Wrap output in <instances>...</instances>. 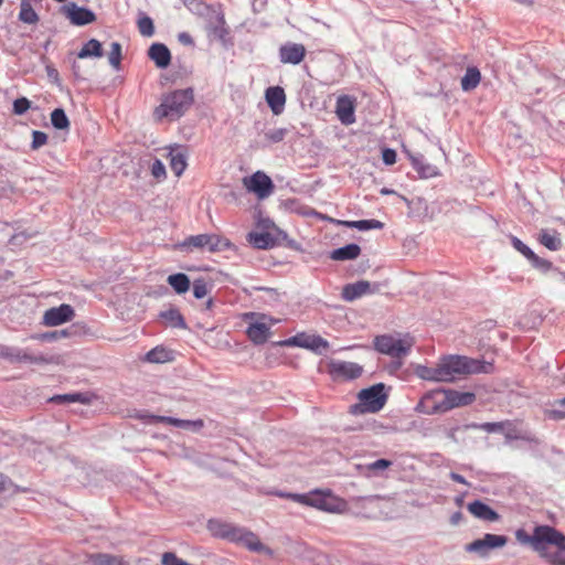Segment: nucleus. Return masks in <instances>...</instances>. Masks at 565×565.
Wrapping results in <instances>:
<instances>
[{"mask_svg":"<svg viewBox=\"0 0 565 565\" xmlns=\"http://www.w3.org/2000/svg\"><path fill=\"white\" fill-rule=\"evenodd\" d=\"M396 151L390 148H386L382 151L383 162L387 166H392L396 162Z\"/></svg>","mask_w":565,"mask_h":565,"instance_id":"54","label":"nucleus"},{"mask_svg":"<svg viewBox=\"0 0 565 565\" xmlns=\"http://www.w3.org/2000/svg\"><path fill=\"white\" fill-rule=\"evenodd\" d=\"M166 158L169 160V164L175 177H180L186 169V153L180 146L166 148Z\"/></svg>","mask_w":565,"mask_h":565,"instance_id":"15","label":"nucleus"},{"mask_svg":"<svg viewBox=\"0 0 565 565\" xmlns=\"http://www.w3.org/2000/svg\"><path fill=\"white\" fill-rule=\"evenodd\" d=\"M475 401V393L438 388L425 393L415 411L426 415L443 414L456 407L471 405Z\"/></svg>","mask_w":565,"mask_h":565,"instance_id":"2","label":"nucleus"},{"mask_svg":"<svg viewBox=\"0 0 565 565\" xmlns=\"http://www.w3.org/2000/svg\"><path fill=\"white\" fill-rule=\"evenodd\" d=\"M212 306H213V300H212V299H209V300L206 301V309H211V308H212Z\"/></svg>","mask_w":565,"mask_h":565,"instance_id":"63","label":"nucleus"},{"mask_svg":"<svg viewBox=\"0 0 565 565\" xmlns=\"http://www.w3.org/2000/svg\"><path fill=\"white\" fill-rule=\"evenodd\" d=\"M384 384L379 383L369 388L362 390L359 395V402L350 407L353 415L377 413L387 401V394L384 392Z\"/></svg>","mask_w":565,"mask_h":565,"instance_id":"6","label":"nucleus"},{"mask_svg":"<svg viewBox=\"0 0 565 565\" xmlns=\"http://www.w3.org/2000/svg\"><path fill=\"white\" fill-rule=\"evenodd\" d=\"M109 64L118 70L121 62V45L118 42H113L110 45V52L108 54Z\"/></svg>","mask_w":565,"mask_h":565,"instance_id":"43","label":"nucleus"},{"mask_svg":"<svg viewBox=\"0 0 565 565\" xmlns=\"http://www.w3.org/2000/svg\"><path fill=\"white\" fill-rule=\"evenodd\" d=\"M516 540L530 545L550 565H565V535L550 525H537L530 535L523 529L515 532Z\"/></svg>","mask_w":565,"mask_h":565,"instance_id":"1","label":"nucleus"},{"mask_svg":"<svg viewBox=\"0 0 565 565\" xmlns=\"http://www.w3.org/2000/svg\"><path fill=\"white\" fill-rule=\"evenodd\" d=\"M51 122L54 128L60 130L70 128V120L62 108H56L51 113Z\"/></svg>","mask_w":565,"mask_h":565,"instance_id":"36","label":"nucleus"},{"mask_svg":"<svg viewBox=\"0 0 565 565\" xmlns=\"http://www.w3.org/2000/svg\"><path fill=\"white\" fill-rule=\"evenodd\" d=\"M312 338L313 334H307V333H298L295 337L290 338L287 343L294 344L300 348L309 349L312 347Z\"/></svg>","mask_w":565,"mask_h":565,"instance_id":"44","label":"nucleus"},{"mask_svg":"<svg viewBox=\"0 0 565 565\" xmlns=\"http://www.w3.org/2000/svg\"><path fill=\"white\" fill-rule=\"evenodd\" d=\"M299 504L311 507L329 513H341L347 508V502L332 494L330 490L316 489L302 497H297Z\"/></svg>","mask_w":565,"mask_h":565,"instance_id":"5","label":"nucleus"},{"mask_svg":"<svg viewBox=\"0 0 565 565\" xmlns=\"http://www.w3.org/2000/svg\"><path fill=\"white\" fill-rule=\"evenodd\" d=\"M335 114L344 125H350L355 121L354 117V103L351 97L344 95L340 96L335 105Z\"/></svg>","mask_w":565,"mask_h":565,"instance_id":"18","label":"nucleus"},{"mask_svg":"<svg viewBox=\"0 0 565 565\" xmlns=\"http://www.w3.org/2000/svg\"><path fill=\"white\" fill-rule=\"evenodd\" d=\"M392 466V461L387 459H379L374 462L366 465V469L369 471L377 472L381 470H385Z\"/></svg>","mask_w":565,"mask_h":565,"instance_id":"52","label":"nucleus"},{"mask_svg":"<svg viewBox=\"0 0 565 565\" xmlns=\"http://www.w3.org/2000/svg\"><path fill=\"white\" fill-rule=\"evenodd\" d=\"M104 55L102 43L96 39L87 41L81 51L77 53L78 58L96 57L99 58Z\"/></svg>","mask_w":565,"mask_h":565,"instance_id":"27","label":"nucleus"},{"mask_svg":"<svg viewBox=\"0 0 565 565\" xmlns=\"http://www.w3.org/2000/svg\"><path fill=\"white\" fill-rule=\"evenodd\" d=\"M31 107V103L25 97L17 98L13 102V113L15 115H22L24 114L29 108Z\"/></svg>","mask_w":565,"mask_h":565,"instance_id":"48","label":"nucleus"},{"mask_svg":"<svg viewBox=\"0 0 565 565\" xmlns=\"http://www.w3.org/2000/svg\"><path fill=\"white\" fill-rule=\"evenodd\" d=\"M13 350H14V348H10L7 345H0V356L4 358L11 362Z\"/></svg>","mask_w":565,"mask_h":565,"instance_id":"58","label":"nucleus"},{"mask_svg":"<svg viewBox=\"0 0 565 565\" xmlns=\"http://www.w3.org/2000/svg\"><path fill=\"white\" fill-rule=\"evenodd\" d=\"M461 519H462V514H461V512H456V513H454V514H452V516H451V523H452L454 525H456V524H458V523L461 521Z\"/></svg>","mask_w":565,"mask_h":565,"instance_id":"62","label":"nucleus"},{"mask_svg":"<svg viewBox=\"0 0 565 565\" xmlns=\"http://www.w3.org/2000/svg\"><path fill=\"white\" fill-rule=\"evenodd\" d=\"M207 286L204 279H196L193 282V295L195 298L201 299L207 295Z\"/></svg>","mask_w":565,"mask_h":565,"instance_id":"49","label":"nucleus"},{"mask_svg":"<svg viewBox=\"0 0 565 565\" xmlns=\"http://www.w3.org/2000/svg\"><path fill=\"white\" fill-rule=\"evenodd\" d=\"M2 3H3V0H0V7L2 6Z\"/></svg>","mask_w":565,"mask_h":565,"instance_id":"64","label":"nucleus"},{"mask_svg":"<svg viewBox=\"0 0 565 565\" xmlns=\"http://www.w3.org/2000/svg\"><path fill=\"white\" fill-rule=\"evenodd\" d=\"M232 542L241 543L242 545H244L245 547L253 552H263L266 550V547L259 541L257 535L239 527L237 530V533L234 534Z\"/></svg>","mask_w":565,"mask_h":565,"instance_id":"20","label":"nucleus"},{"mask_svg":"<svg viewBox=\"0 0 565 565\" xmlns=\"http://www.w3.org/2000/svg\"><path fill=\"white\" fill-rule=\"evenodd\" d=\"M508 539L504 535L487 533L482 539L475 540L466 546V551L477 553L480 556H487L489 551L502 547L507 544Z\"/></svg>","mask_w":565,"mask_h":565,"instance_id":"11","label":"nucleus"},{"mask_svg":"<svg viewBox=\"0 0 565 565\" xmlns=\"http://www.w3.org/2000/svg\"><path fill=\"white\" fill-rule=\"evenodd\" d=\"M194 102L192 88L175 89L161 96L160 104L153 109L156 121L178 120Z\"/></svg>","mask_w":565,"mask_h":565,"instance_id":"3","label":"nucleus"},{"mask_svg":"<svg viewBox=\"0 0 565 565\" xmlns=\"http://www.w3.org/2000/svg\"><path fill=\"white\" fill-rule=\"evenodd\" d=\"M231 242L222 237L217 234H199L192 235L184 239L182 246L192 249V248H207L209 252L215 253L228 249L231 247Z\"/></svg>","mask_w":565,"mask_h":565,"instance_id":"9","label":"nucleus"},{"mask_svg":"<svg viewBox=\"0 0 565 565\" xmlns=\"http://www.w3.org/2000/svg\"><path fill=\"white\" fill-rule=\"evenodd\" d=\"M74 316V309L70 305L63 303L46 310L43 316V323L49 327H56L71 321Z\"/></svg>","mask_w":565,"mask_h":565,"instance_id":"13","label":"nucleus"},{"mask_svg":"<svg viewBox=\"0 0 565 565\" xmlns=\"http://www.w3.org/2000/svg\"><path fill=\"white\" fill-rule=\"evenodd\" d=\"M307 50L303 44L288 42L280 46L279 58L284 64H300L306 57Z\"/></svg>","mask_w":565,"mask_h":565,"instance_id":"14","label":"nucleus"},{"mask_svg":"<svg viewBox=\"0 0 565 565\" xmlns=\"http://www.w3.org/2000/svg\"><path fill=\"white\" fill-rule=\"evenodd\" d=\"M504 423H484L480 428L487 433L500 431L503 429Z\"/></svg>","mask_w":565,"mask_h":565,"instance_id":"55","label":"nucleus"},{"mask_svg":"<svg viewBox=\"0 0 565 565\" xmlns=\"http://www.w3.org/2000/svg\"><path fill=\"white\" fill-rule=\"evenodd\" d=\"M138 30L143 36H151L154 33L153 22L149 17H142L138 20Z\"/></svg>","mask_w":565,"mask_h":565,"instance_id":"46","label":"nucleus"},{"mask_svg":"<svg viewBox=\"0 0 565 565\" xmlns=\"http://www.w3.org/2000/svg\"><path fill=\"white\" fill-rule=\"evenodd\" d=\"M361 248L358 244H348L343 247L337 248L331 253V258L334 260H351L359 257Z\"/></svg>","mask_w":565,"mask_h":565,"instance_id":"28","label":"nucleus"},{"mask_svg":"<svg viewBox=\"0 0 565 565\" xmlns=\"http://www.w3.org/2000/svg\"><path fill=\"white\" fill-rule=\"evenodd\" d=\"M545 415L553 420L565 419V397L556 401L552 408L545 411Z\"/></svg>","mask_w":565,"mask_h":565,"instance_id":"39","label":"nucleus"},{"mask_svg":"<svg viewBox=\"0 0 565 565\" xmlns=\"http://www.w3.org/2000/svg\"><path fill=\"white\" fill-rule=\"evenodd\" d=\"M11 362H30V363H45L46 359L43 356H35L28 352L15 349L13 350Z\"/></svg>","mask_w":565,"mask_h":565,"instance_id":"38","label":"nucleus"},{"mask_svg":"<svg viewBox=\"0 0 565 565\" xmlns=\"http://www.w3.org/2000/svg\"><path fill=\"white\" fill-rule=\"evenodd\" d=\"M413 345L414 339L409 334H382L374 339V348L380 353L386 354L393 359L406 356Z\"/></svg>","mask_w":565,"mask_h":565,"instance_id":"7","label":"nucleus"},{"mask_svg":"<svg viewBox=\"0 0 565 565\" xmlns=\"http://www.w3.org/2000/svg\"><path fill=\"white\" fill-rule=\"evenodd\" d=\"M88 565H129L121 555L109 553H94L87 557Z\"/></svg>","mask_w":565,"mask_h":565,"instance_id":"24","label":"nucleus"},{"mask_svg":"<svg viewBox=\"0 0 565 565\" xmlns=\"http://www.w3.org/2000/svg\"><path fill=\"white\" fill-rule=\"evenodd\" d=\"M511 242H512L513 247L518 252H520L523 256H525L529 260H537V256L521 239H519L518 237L513 236Z\"/></svg>","mask_w":565,"mask_h":565,"instance_id":"45","label":"nucleus"},{"mask_svg":"<svg viewBox=\"0 0 565 565\" xmlns=\"http://www.w3.org/2000/svg\"><path fill=\"white\" fill-rule=\"evenodd\" d=\"M437 366L443 377L440 382H452L463 374L490 373L493 370V365L490 362L459 355L446 356L437 363Z\"/></svg>","mask_w":565,"mask_h":565,"instance_id":"4","label":"nucleus"},{"mask_svg":"<svg viewBox=\"0 0 565 565\" xmlns=\"http://www.w3.org/2000/svg\"><path fill=\"white\" fill-rule=\"evenodd\" d=\"M244 320L249 322L246 334L248 339L255 344L265 343L270 335L271 326L279 321L265 313L258 312L244 313Z\"/></svg>","mask_w":565,"mask_h":565,"instance_id":"8","label":"nucleus"},{"mask_svg":"<svg viewBox=\"0 0 565 565\" xmlns=\"http://www.w3.org/2000/svg\"><path fill=\"white\" fill-rule=\"evenodd\" d=\"M11 491L12 493L25 492V489L17 486L10 477L0 472V494Z\"/></svg>","mask_w":565,"mask_h":565,"instance_id":"41","label":"nucleus"},{"mask_svg":"<svg viewBox=\"0 0 565 565\" xmlns=\"http://www.w3.org/2000/svg\"><path fill=\"white\" fill-rule=\"evenodd\" d=\"M172 352L164 347H156L146 354V361L150 363H166L172 361Z\"/></svg>","mask_w":565,"mask_h":565,"instance_id":"30","label":"nucleus"},{"mask_svg":"<svg viewBox=\"0 0 565 565\" xmlns=\"http://www.w3.org/2000/svg\"><path fill=\"white\" fill-rule=\"evenodd\" d=\"M345 225L349 227L358 228L360 231L381 230L384 226L383 223L377 220L351 221L345 222Z\"/></svg>","mask_w":565,"mask_h":565,"instance_id":"37","label":"nucleus"},{"mask_svg":"<svg viewBox=\"0 0 565 565\" xmlns=\"http://www.w3.org/2000/svg\"><path fill=\"white\" fill-rule=\"evenodd\" d=\"M540 241L550 250H557L562 246L561 238L556 232L542 231Z\"/></svg>","mask_w":565,"mask_h":565,"instance_id":"35","label":"nucleus"},{"mask_svg":"<svg viewBox=\"0 0 565 565\" xmlns=\"http://www.w3.org/2000/svg\"><path fill=\"white\" fill-rule=\"evenodd\" d=\"M151 173L154 178L160 179L166 177V167L160 160H154L151 166Z\"/></svg>","mask_w":565,"mask_h":565,"instance_id":"53","label":"nucleus"},{"mask_svg":"<svg viewBox=\"0 0 565 565\" xmlns=\"http://www.w3.org/2000/svg\"><path fill=\"white\" fill-rule=\"evenodd\" d=\"M47 142V135L43 131L34 130L32 132V142L31 148L33 150H38L42 146L46 145Z\"/></svg>","mask_w":565,"mask_h":565,"instance_id":"47","label":"nucleus"},{"mask_svg":"<svg viewBox=\"0 0 565 565\" xmlns=\"http://www.w3.org/2000/svg\"><path fill=\"white\" fill-rule=\"evenodd\" d=\"M178 40L183 45H193V39L192 36L186 32H181L178 35Z\"/></svg>","mask_w":565,"mask_h":565,"instance_id":"59","label":"nucleus"},{"mask_svg":"<svg viewBox=\"0 0 565 565\" xmlns=\"http://www.w3.org/2000/svg\"><path fill=\"white\" fill-rule=\"evenodd\" d=\"M207 527L214 536L226 539L228 541L233 540L234 534L237 533L238 530V527L218 520L209 521Z\"/></svg>","mask_w":565,"mask_h":565,"instance_id":"25","label":"nucleus"},{"mask_svg":"<svg viewBox=\"0 0 565 565\" xmlns=\"http://www.w3.org/2000/svg\"><path fill=\"white\" fill-rule=\"evenodd\" d=\"M167 281L177 294L186 292L191 285L189 277L182 273L170 275Z\"/></svg>","mask_w":565,"mask_h":565,"instance_id":"31","label":"nucleus"},{"mask_svg":"<svg viewBox=\"0 0 565 565\" xmlns=\"http://www.w3.org/2000/svg\"><path fill=\"white\" fill-rule=\"evenodd\" d=\"M51 401L57 402V403H75V402H79L82 404L88 403V398L84 394H81V393L56 395V396L52 397Z\"/></svg>","mask_w":565,"mask_h":565,"instance_id":"42","label":"nucleus"},{"mask_svg":"<svg viewBox=\"0 0 565 565\" xmlns=\"http://www.w3.org/2000/svg\"><path fill=\"white\" fill-rule=\"evenodd\" d=\"M247 239L254 247L260 249L268 248L273 244V238L268 233L252 232Z\"/></svg>","mask_w":565,"mask_h":565,"instance_id":"34","label":"nucleus"},{"mask_svg":"<svg viewBox=\"0 0 565 565\" xmlns=\"http://www.w3.org/2000/svg\"><path fill=\"white\" fill-rule=\"evenodd\" d=\"M416 375L425 381L440 382L443 379L441 373L438 371L437 364L435 366L418 365L415 370Z\"/></svg>","mask_w":565,"mask_h":565,"instance_id":"33","label":"nucleus"},{"mask_svg":"<svg viewBox=\"0 0 565 565\" xmlns=\"http://www.w3.org/2000/svg\"><path fill=\"white\" fill-rule=\"evenodd\" d=\"M273 494H275L279 498L290 499L297 503H299V500L296 498L302 497V494H300V493H289V492H282V491H275V492H273Z\"/></svg>","mask_w":565,"mask_h":565,"instance_id":"56","label":"nucleus"},{"mask_svg":"<svg viewBox=\"0 0 565 565\" xmlns=\"http://www.w3.org/2000/svg\"><path fill=\"white\" fill-rule=\"evenodd\" d=\"M20 21L28 24H35L39 21V15L34 11L29 0H22L19 12Z\"/></svg>","mask_w":565,"mask_h":565,"instance_id":"32","label":"nucleus"},{"mask_svg":"<svg viewBox=\"0 0 565 565\" xmlns=\"http://www.w3.org/2000/svg\"><path fill=\"white\" fill-rule=\"evenodd\" d=\"M311 341H312V347H310L309 349L315 352L321 353L322 351H326L329 348L328 341L324 340L323 338H321L320 335L313 334V338Z\"/></svg>","mask_w":565,"mask_h":565,"instance_id":"51","label":"nucleus"},{"mask_svg":"<svg viewBox=\"0 0 565 565\" xmlns=\"http://www.w3.org/2000/svg\"><path fill=\"white\" fill-rule=\"evenodd\" d=\"M242 183L245 190L253 193L259 201L270 196L275 190L273 180L263 171L244 177Z\"/></svg>","mask_w":565,"mask_h":565,"instance_id":"10","label":"nucleus"},{"mask_svg":"<svg viewBox=\"0 0 565 565\" xmlns=\"http://www.w3.org/2000/svg\"><path fill=\"white\" fill-rule=\"evenodd\" d=\"M64 15L74 25H86L96 21V14L84 7L71 2L63 8Z\"/></svg>","mask_w":565,"mask_h":565,"instance_id":"12","label":"nucleus"},{"mask_svg":"<svg viewBox=\"0 0 565 565\" xmlns=\"http://www.w3.org/2000/svg\"><path fill=\"white\" fill-rule=\"evenodd\" d=\"M141 418H149L151 423H163L168 425H172L175 427L199 430L204 426V422L202 419L196 420H186V419H178L169 416H158V415H147L141 416Z\"/></svg>","mask_w":565,"mask_h":565,"instance_id":"17","label":"nucleus"},{"mask_svg":"<svg viewBox=\"0 0 565 565\" xmlns=\"http://www.w3.org/2000/svg\"><path fill=\"white\" fill-rule=\"evenodd\" d=\"M481 81L480 71L477 67H468L466 74L461 78V88L465 92L475 89Z\"/></svg>","mask_w":565,"mask_h":565,"instance_id":"29","label":"nucleus"},{"mask_svg":"<svg viewBox=\"0 0 565 565\" xmlns=\"http://www.w3.org/2000/svg\"><path fill=\"white\" fill-rule=\"evenodd\" d=\"M468 510L473 516H476L480 520H484V521H489V522L499 520V514L493 509H491L488 504H486L479 500H476V501L469 503Z\"/></svg>","mask_w":565,"mask_h":565,"instance_id":"23","label":"nucleus"},{"mask_svg":"<svg viewBox=\"0 0 565 565\" xmlns=\"http://www.w3.org/2000/svg\"><path fill=\"white\" fill-rule=\"evenodd\" d=\"M371 285L369 281L360 280L354 284H348L342 289V298L347 301H353L364 295L371 294Z\"/></svg>","mask_w":565,"mask_h":565,"instance_id":"22","label":"nucleus"},{"mask_svg":"<svg viewBox=\"0 0 565 565\" xmlns=\"http://www.w3.org/2000/svg\"><path fill=\"white\" fill-rule=\"evenodd\" d=\"M273 494H275L279 498L290 499L297 503H299V500L296 498L302 497V494H300V493H289V492H282V491H275V492H273Z\"/></svg>","mask_w":565,"mask_h":565,"instance_id":"57","label":"nucleus"},{"mask_svg":"<svg viewBox=\"0 0 565 565\" xmlns=\"http://www.w3.org/2000/svg\"><path fill=\"white\" fill-rule=\"evenodd\" d=\"M285 136H286V129H284V128L269 130L265 134V138L269 142H273V143L282 141Z\"/></svg>","mask_w":565,"mask_h":565,"instance_id":"50","label":"nucleus"},{"mask_svg":"<svg viewBox=\"0 0 565 565\" xmlns=\"http://www.w3.org/2000/svg\"><path fill=\"white\" fill-rule=\"evenodd\" d=\"M532 264L537 267V268H541V269H544V270H547L551 268L552 264L545 259H541L539 256H537V260H531Z\"/></svg>","mask_w":565,"mask_h":565,"instance_id":"60","label":"nucleus"},{"mask_svg":"<svg viewBox=\"0 0 565 565\" xmlns=\"http://www.w3.org/2000/svg\"><path fill=\"white\" fill-rule=\"evenodd\" d=\"M362 367L353 362H332L330 364V372L335 377L343 380H354L361 376Z\"/></svg>","mask_w":565,"mask_h":565,"instance_id":"16","label":"nucleus"},{"mask_svg":"<svg viewBox=\"0 0 565 565\" xmlns=\"http://www.w3.org/2000/svg\"><path fill=\"white\" fill-rule=\"evenodd\" d=\"M148 56L159 68L168 67L171 62V53L162 43L152 44L148 50Z\"/></svg>","mask_w":565,"mask_h":565,"instance_id":"21","label":"nucleus"},{"mask_svg":"<svg viewBox=\"0 0 565 565\" xmlns=\"http://www.w3.org/2000/svg\"><path fill=\"white\" fill-rule=\"evenodd\" d=\"M450 479L458 483L468 484L467 480L461 475H459L457 472H451Z\"/></svg>","mask_w":565,"mask_h":565,"instance_id":"61","label":"nucleus"},{"mask_svg":"<svg viewBox=\"0 0 565 565\" xmlns=\"http://www.w3.org/2000/svg\"><path fill=\"white\" fill-rule=\"evenodd\" d=\"M265 98L275 115H279L284 110L286 103L285 90L279 86L269 87L266 89Z\"/></svg>","mask_w":565,"mask_h":565,"instance_id":"19","label":"nucleus"},{"mask_svg":"<svg viewBox=\"0 0 565 565\" xmlns=\"http://www.w3.org/2000/svg\"><path fill=\"white\" fill-rule=\"evenodd\" d=\"M412 166L420 178H434L439 174L438 168L424 160L423 157H412Z\"/></svg>","mask_w":565,"mask_h":565,"instance_id":"26","label":"nucleus"},{"mask_svg":"<svg viewBox=\"0 0 565 565\" xmlns=\"http://www.w3.org/2000/svg\"><path fill=\"white\" fill-rule=\"evenodd\" d=\"M160 317L168 320L173 327L185 328L184 319L178 309L161 312Z\"/></svg>","mask_w":565,"mask_h":565,"instance_id":"40","label":"nucleus"}]
</instances>
